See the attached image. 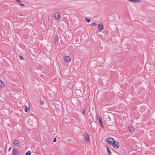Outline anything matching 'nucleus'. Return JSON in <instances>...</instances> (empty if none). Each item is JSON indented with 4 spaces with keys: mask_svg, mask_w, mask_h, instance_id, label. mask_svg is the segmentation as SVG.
<instances>
[{
    "mask_svg": "<svg viewBox=\"0 0 155 155\" xmlns=\"http://www.w3.org/2000/svg\"><path fill=\"white\" fill-rule=\"evenodd\" d=\"M55 39H58L57 38H56Z\"/></svg>",
    "mask_w": 155,
    "mask_h": 155,
    "instance_id": "obj_27",
    "label": "nucleus"
},
{
    "mask_svg": "<svg viewBox=\"0 0 155 155\" xmlns=\"http://www.w3.org/2000/svg\"><path fill=\"white\" fill-rule=\"evenodd\" d=\"M91 25H93V26H95L96 25H97V24L95 22H93L92 23H91Z\"/></svg>",
    "mask_w": 155,
    "mask_h": 155,
    "instance_id": "obj_20",
    "label": "nucleus"
},
{
    "mask_svg": "<svg viewBox=\"0 0 155 155\" xmlns=\"http://www.w3.org/2000/svg\"><path fill=\"white\" fill-rule=\"evenodd\" d=\"M83 136L84 137V140L86 142H89L90 140V138L87 132L84 133L83 135Z\"/></svg>",
    "mask_w": 155,
    "mask_h": 155,
    "instance_id": "obj_2",
    "label": "nucleus"
},
{
    "mask_svg": "<svg viewBox=\"0 0 155 155\" xmlns=\"http://www.w3.org/2000/svg\"><path fill=\"white\" fill-rule=\"evenodd\" d=\"M25 110L26 112H28L29 110V109L28 107L26 106H25Z\"/></svg>",
    "mask_w": 155,
    "mask_h": 155,
    "instance_id": "obj_15",
    "label": "nucleus"
},
{
    "mask_svg": "<svg viewBox=\"0 0 155 155\" xmlns=\"http://www.w3.org/2000/svg\"><path fill=\"white\" fill-rule=\"evenodd\" d=\"M12 153L13 155H18V152L16 149L13 148V149Z\"/></svg>",
    "mask_w": 155,
    "mask_h": 155,
    "instance_id": "obj_8",
    "label": "nucleus"
},
{
    "mask_svg": "<svg viewBox=\"0 0 155 155\" xmlns=\"http://www.w3.org/2000/svg\"><path fill=\"white\" fill-rule=\"evenodd\" d=\"M56 141V138H54V139L53 140V142H55Z\"/></svg>",
    "mask_w": 155,
    "mask_h": 155,
    "instance_id": "obj_23",
    "label": "nucleus"
},
{
    "mask_svg": "<svg viewBox=\"0 0 155 155\" xmlns=\"http://www.w3.org/2000/svg\"><path fill=\"white\" fill-rule=\"evenodd\" d=\"M54 16L55 19L57 20H59L61 18V15L58 13H55Z\"/></svg>",
    "mask_w": 155,
    "mask_h": 155,
    "instance_id": "obj_7",
    "label": "nucleus"
},
{
    "mask_svg": "<svg viewBox=\"0 0 155 155\" xmlns=\"http://www.w3.org/2000/svg\"><path fill=\"white\" fill-rule=\"evenodd\" d=\"M112 145H113V147L115 149H117L119 147V143L116 140L115 141Z\"/></svg>",
    "mask_w": 155,
    "mask_h": 155,
    "instance_id": "obj_3",
    "label": "nucleus"
},
{
    "mask_svg": "<svg viewBox=\"0 0 155 155\" xmlns=\"http://www.w3.org/2000/svg\"><path fill=\"white\" fill-rule=\"evenodd\" d=\"M13 145L19 147L20 143L19 141L17 140H15L13 141Z\"/></svg>",
    "mask_w": 155,
    "mask_h": 155,
    "instance_id": "obj_4",
    "label": "nucleus"
},
{
    "mask_svg": "<svg viewBox=\"0 0 155 155\" xmlns=\"http://www.w3.org/2000/svg\"><path fill=\"white\" fill-rule=\"evenodd\" d=\"M19 57L21 60H24V59L22 56L19 55Z\"/></svg>",
    "mask_w": 155,
    "mask_h": 155,
    "instance_id": "obj_19",
    "label": "nucleus"
},
{
    "mask_svg": "<svg viewBox=\"0 0 155 155\" xmlns=\"http://www.w3.org/2000/svg\"><path fill=\"white\" fill-rule=\"evenodd\" d=\"M85 20H86V21L88 22H89L90 21H91V20L90 19H88V18H85Z\"/></svg>",
    "mask_w": 155,
    "mask_h": 155,
    "instance_id": "obj_18",
    "label": "nucleus"
},
{
    "mask_svg": "<svg viewBox=\"0 0 155 155\" xmlns=\"http://www.w3.org/2000/svg\"><path fill=\"white\" fill-rule=\"evenodd\" d=\"M85 110H83L82 111V113L83 114H85Z\"/></svg>",
    "mask_w": 155,
    "mask_h": 155,
    "instance_id": "obj_24",
    "label": "nucleus"
},
{
    "mask_svg": "<svg viewBox=\"0 0 155 155\" xmlns=\"http://www.w3.org/2000/svg\"><path fill=\"white\" fill-rule=\"evenodd\" d=\"M115 141L114 139L111 137H109L106 139V141L110 145H112Z\"/></svg>",
    "mask_w": 155,
    "mask_h": 155,
    "instance_id": "obj_1",
    "label": "nucleus"
},
{
    "mask_svg": "<svg viewBox=\"0 0 155 155\" xmlns=\"http://www.w3.org/2000/svg\"><path fill=\"white\" fill-rule=\"evenodd\" d=\"M64 59L66 62H69L71 61L70 58L68 56H65L64 57Z\"/></svg>",
    "mask_w": 155,
    "mask_h": 155,
    "instance_id": "obj_9",
    "label": "nucleus"
},
{
    "mask_svg": "<svg viewBox=\"0 0 155 155\" xmlns=\"http://www.w3.org/2000/svg\"><path fill=\"white\" fill-rule=\"evenodd\" d=\"M40 104L41 105L43 104H44V102L41 100L40 101Z\"/></svg>",
    "mask_w": 155,
    "mask_h": 155,
    "instance_id": "obj_21",
    "label": "nucleus"
},
{
    "mask_svg": "<svg viewBox=\"0 0 155 155\" xmlns=\"http://www.w3.org/2000/svg\"><path fill=\"white\" fill-rule=\"evenodd\" d=\"M21 5L22 6H24L25 5V4H21Z\"/></svg>",
    "mask_w": 155,
    "mask_h": 155,
    "instance_id": "obj_26",
    "label": "nucleus"
},
{
    "mask_svg": "<svg viewBox=\"0 0 155 155\" xmlns=\"http://www.w3.org/2000/svg\"><path fill=\"white\" fill-rule=\"evenodd\" d=\"M79 40L80 41H79L78 39H74L73 41L76 45H78L80 44V42L81 39H79Z\"/></svg>",
    "mask_w": 155,
    "mask_h": 155,
    "instance_id": "obj_6",
    "label": "nucleus"
},
{
    "mask_svg": "<svg viewBox=\"0 0 155 155\" xmlns=\"http://www.w3.org/2000/svg\"><path fill=\"white\" fill-rule=\"evenodd\" d=\"M31 153L30 151L28 150L26 153L25 155H30Z\"/></svg>",
    "mask_w": 155,
    "mask_h": 155,
    "instance_id": "obj_16",
    "label": "nucleus"
},
{
    "mask_svg": "<svg viewBox=\"0 0 155 155\" xmlns=\"http://www.w3.org/2000/svg\"><path fill=\"white\" fill-rule=\"evenodd\" d=\"M4 85V83L0 80V89H2Z\"/></svg>",
    "mask_w": 155,
    "mask_h": 155,
    "instance_id": "obj_12",
    "label": "nucleus"
},
{
    "mask_svg": "<svg viewBox=\"0 0 155 155\" xmlns=\"http://www.w3.org/2000/svg\"><path fill=\"white\" fill-rule=\"evenodd\" d=\"M11 148H12V147H10L9 148V149H8V151H10V150L11 149Z\"/></svg>",
    "mask_w": 155,
    "mask_h": 155,
    "instance_id": "obj_25",
    "label": "nucleus"
},
{
    "mask_svg": "<svg viewBox=\"0 0 155 155\" xmlns=\"http://www.w3.org/2000/svg\"><path fill=\"white\" fill-rule=\"evenodd\" d=\"M28 42L29 43L31 44H33L36 41L35 39H28Z\"/></svg>",
    "mask_w": 155,
    "mask_h": 155,
    "instance_id": "obj_10",
    "label": "nucleus"
},
{
    "mask_svg": "<svg viewBox=\"0 0 155 155\" xmlns=\"http://www.w3.org/2000/svg\"><path fill=\"white\" fill-rule=\"evenodd\" d=\"M107 150L108 153V154H109V155H111L112 153L111 152L110 149H109V148L108 147H107Z\"/></svg>",
    "mask_w": 155,
    "mask_h": 155,
    "instance_id": "obj_13",
    "label": "nucleus"
},
{
    "mask_svg": "<svg viewBox=\"0 0 155 155\" xmlns=\"http://www.w3.org/2000/svg\"><path fill=\"white\" fill-rule=\"evenodd\" d=\"M98 27L100 31H101L104 28L103 25L101 24H99L98 25Z\"/></svg>",
    "mask_w": 155,
    "mask_h": 155,
    "instance_id": "obj_5",
    "label": "nucleus"
},
{
    "mask_svg": "<svg viewBox=\"0 0 155 155\" xmlns=\"http://www.w3.org/2000/svg\"><path fill=\"white\" fill-rule=\"evenodd\" d=\"M97 119L98 121V122H99V123L102 122L101 118V117H97Z\"/></svg>",
    "mask_w": 155,
    "mask_h": 155,
    "instance_id": "obj_14",
    "label": "nucleus"
},
{
    "mask_svg": "<svg viewBox=\"0 0 155 155\" xmlns=\"http://www.w3.org/2000/svg\"><path fill=\"white\" fill-rule=\"evenodd\" d=\"M58 39H54V42L55 44H57L58 42Z\"/></svg>",
    "mask_w": 155,
    "mask_h": 155,
    "instance_id": "obj_17",
    "label": "nucleus"
},
{
    "mask_svg": "<svg viewBox=\"0 0 155 155\" xmlns=\"http://www.w3.org/2000/svg\"><path fill=\"white\" fill-rule=\"evenodd\" d=\"M128 128L129 131L131 132L134 131V128L132 126H130L128 127Z\"/></svg>",
    "mask_w": 155,
    "mask_h": 155,
    "instance_id": "obj_11",
    "label": "nucleus"
},
{
    "mask_svg": "<svg viewBox=\"0 0 155 155\" xmlns=\"http://www.w3.org/2000/svg\"><path fill=\"white\" fill-rule=\"evenodd\" d=\"M99 124H100L101 125V127H102L103 128H104V125H103V122H101V123H100Z\"/></svg>",
    "mask_w": 155,
    "mask_h": 155,
    "instance_id": "obj_22",
    "label": "nucleus"
}]
</instances>
